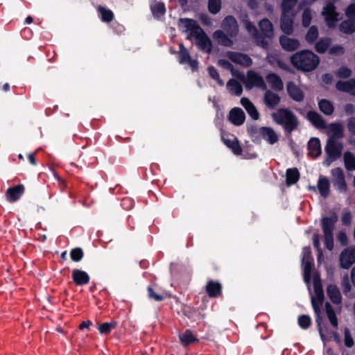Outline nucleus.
I'll use <instances>...</instances> for the list:
<instances>
[{
    "instance_id": "1",
    "label": "nucleus",
    "mask_w": 355,
    "mask_h": 355,
    "mask_svg": "<svg viewBox=\"0 0 355 355\" xmlns=\"http://www.w3.org/2000/svg\"><path fill=\"white\" fill-rule=\"evenodd\" d=\"M291 64L298 71L311 72L320 64V58L312 51L304 49L297 51L290 57Z\"/></svg>"
},
{
    "instance_id": "2",
    "label": "nucleus",
    "mask_w": 355,
    "mask_h": 355,
    "mask_svg": "<svg viewBox=\"0 0 355 355\" xmlns=\"http://www.w3.org/2000/svg\"><path fill=\"white\" fill-rule=\"evenodd\" d=\"M272 120L283 126L286 135H291L299 126V121L294 113L287 108H279L271 114Z\"/></svg>"
},
{
    "instance_id": "3",
    "label": "nucleus",
    "mask_w": 355,
    "mask_h": 355,
    "mask_svg": "<svg viewBox=\"0 0 355 355\" xmlns=\"http://www.w3.org/2000/svg\"><path fill=\"white\" fill-rule=\"evenodd\" d=\"M247 132L252 141L255 144H260L263 139L269 144L273 145L279 140L278 135L271 127H258L254 125H250L247 127Z\"/></svg>"
},
{
    "instance_id": "4",
    "label": "nucleus",
    "mask_w": 355,
    "mask_h": 355,
    "mask_svg": "<svg viewBox=\"0 0 355 355\" xmlns=\"http://www.w3.org/2000/svg\"><path fill=\"white\" fill-rule=\"evenodd\" d=\"M237 77L244 83L247 90H250L254 87L261 89H266L263 78L254 71H248L246 77L243 74H239Z\"/></svg>"
},
{
    "instance_id": "5",
    "label": "nucleus",
    "mask_w": 355,
    "mask_h": 355,
    "mask_svg": "<svg viewBox=\"0 0 355 355\" xmlns=\"http://www.w3.org/2000/svg\"><path fill=\"white\" fill-rule=\"evenodd\" d=\"M343 149V144L334 138H329L325 146L327 159L324 164L329 165L331 162L337 160L342 155Z\"/></svg>"
},
{
    "instance_id": "6",
    "label": "nucleus",
    "mask_w": 355,
    "mask_h": 355,
    "mask_svg": "<svg viewBox=\"0 0 355 355\" xmlns=\"http://www.w3.org/2000/svg\"><path fill=\"white\" fill-rule=\"evenodd\" d=\"M322 15L324 16L327 26L329 28H334L338 21V13L336 12V8L334 3L328 1L324 6Z\"/></svg>"
},
{
    "instance_id": "7",
    "label": "nucleus",
    "mask_w": 355,
    "mask_h": 355,
    "mask_svg": "<svg viewBox=\"0 0 355 355\" xmlns=\"http://www.w3.org/2000/svg\"><path fill=\"white\" fill-rule=\"evenodd\" d=\"M194 35L193 38H195L196 45L198 48L209 54L212 51V43L208 35L205 33L202 28H200L199 31L194 32Z\"/></svg>"
},
{
    "instance_id": "8",
    "label": "nucleus",
    "mask_w": 355,
    "mask_h": 355,
    "mask_svg": "<svg viewBox=\"0 0 355 355\" xmlns=\"http://www.w3.org/2000/svg\"><path fill=\"white\" fill-rule=\"evenodd\" d=\"M331 174L333 177L332 184L334 188L340 193L346 192L347 185L343 170L340 167H336L331 169Z\"/></svg>"
},
{
    "instance_id": "9",
    "label": "nucleus",
    "mask_w": 355,
    "mask_h": 355,
    "mask_svg": "<svg viewBox=\"0 0 355 355\" xmlns=\"http://www.w3.org/2000/svg\"><path fill=\"white\" fill-rule=\"evenodd\" d=\"M177 54L180 64H188L193 71L198 70V61L191 59L188 49L182 43L179 44V51L177 52Z\"/></svg>"
},
{
    "instance_id": "10",
    "label": "nucleus",
    "mask_w": 355,
    "mask_h": 355,
    "mask_svg": "<svg viewBox=\"0 0 355 355\" xmlns=\"http://www.w3.org/2000/svg\"><path fill=\"white\" fill-rule=\"evenodd\" d=\"M178 26L182 31L189 32L187 37L188 40H191L194 35L193 33H197L200 28H202L196 20L189 18H180Z\"/></svg>"
},
{
    "instance_id": "11",
    "label": "nucleus",
    "mask_w": 355,
    "mask_h": 355,
    "mask_svg": "<svg viewBox=\"0 0 355 355\" xmlns=\"http://www.w3.org/2000/svg\"><path fill=\"white\" fill-rule=\"evenodd\" d=\"M315 296H311V304L315 314V322L319 327H320L322 317L320 316L321 309L320 305H322L324 302V291L320 293H315ZM320 334L322 336L321 333V328L319 329Z\"/></svg>"
},
{
    "instance_id": "12",
    "label": "nucleus",
    "mask_w": 355,
    "mask_h": 355,
    "mask_svg": "<svg viewBox=\"0 0 355 355\" xmlns=\"http://www.w3.org/2000/svg\"><path fill=\"white\" fill-rule=\"evenodd\" d=\"M245 28L252 35L255 40L256 44L263 49L268 50L269 48L268 42L263 38L262 35L258 31L257 27L254 24L248 21L245 24Z\"/></svg>"
},
{
    "instance_id": "13",
    "label": "nucleus",
    "mask_w": 355,
    "mask_h": 355,
    "mask_svg": "<svg viewBox=\"0 0 355 355\" xmlns=\"http://www.w3.org/2000/svg\"><path fill=\"white\" fill-rule=\"evenodd\" d=\"M295 13L282 12L280 17V28L286 35H291L293 33V24Z\"/></svg>"
},
{
    "instance_id": "14",
    "label": "nucleus",
    "mask_w": 355,
    "mask_h": 355,
    "mask_svg": "<svg viewBox=\"0 0 355 355\" xmlns=\"http://www.w3.org/2000/svg\"><path fill=\"white\" fill-rule=\"evenodd\" d=\"M227 58L233 62L245 67H249L252 64L251 58L245 53L234 51H228Z\"/></svg>"
},
{
    "instance_id": "15",
    "label": "nucleus",
    "mask_w": 355,
    "mask_h": 355,
    "mask_svg": "<svg viewBox=\"0 0 355 355\" xmlns=\"http://www.w3.org/2000/svg\"><path fill=\"white\" fill-rule=\"evenodd\" d=\"M223 31L231 37L237 35L239 26L236 19L232 15L226 16L222 23Z\"/></svg>"
},
{
    "instance_id": "16",
    "label": "nucleus",
    "mask_w": 355,
    "mask_h": 355,
    "mask_svg": "<svg viewBox=\"0 0 355 355\" xmlns=\"http://www.w3.org/2000/svg\"><path fill=\"white\" fill-rule=\"evenodd\" d=\"M339 259L340 267L349 269L355 263V247L344 250L340 253Z\"/></svg>"
},
{
    "instance_id": "17",
    "label": "nucleus",
    "mask_w": 355,
    "mask_h": 355,
    "mask_svg": "<svg viewBox=\"0 0 355 355\" xmlns=\"http://www.w3.org/2000/svg\"><path fill=\"white\" fill-rule=\"evenodd\" d=\"M25 192V187L21 184H17L14 187H9L6 193L5 196L6 200L11 203L15 202L19 200Z\"/></svg>"
},
{
    "instance_id": "18",
    "label": "nucleus",
    "mask_w": 355,
    "mask_h": 355,
    "mask_svg": "<svg viewBox=\"0 0 355 355\" xmlns=\"http://www.w3.org/2000/svg\"><path fill=\"white\" fill-rule=\"evenodd\" d=\"M338 220V217L336 212H334L330 216H325L321 219V225L324 234H333Z\"/></svg>"
},
{
    "instance_id": "19",
    "label": "nucleus",
    "mask_w": 355,
    "mask_h": 355,
    "mask_svg": "<svg viewBox=\"0 0 355 355\" xmlns=\"http://www.w3.org/2000/svg\"><path fill=\"white\" fill-rule=\"evenodd\" d=\"M286 91L288 96L296 102H302L304 99V92L293 81L286 83Z\"/></svg>"
},
{
    "instance_id": "20",
    "label": "nucleus",
    "mask_w": 355,
    "mask_h": 355,
    "mask_svg": "<svg viewBox=\"0 0 355 355\" xmlns=\"http://www.w3.org/2000/svg\"><path fill=\"white\" fill-rule=\"evenodd\" d=\"M223 286L218 281L209 280L205 286V292L211 298H217L222 295Z\"/></svg>"
},
{
    "instance_id": "21",
    "label": "nucleus",
    "mask_w": 355,
    "mask_h": 355,
    "mask_svg": "<svg viewBox=\"0 0 355 355\" xmlns=\"http://www.w3.org/2000/svg\"><path fill=\"white\" fill-rule=\"evenodd\" d=\"M258 25L261 31L260 33L265 40L266 38L271 40L274 37V26L272 23L268 18L261 19Z\"/></svg>"
},
{
    "instance_id": "22",
    "label": "nucleus",
    "mask_w": 355,
    "mask_h": 355,
    "mask_svg": "<svg viewBox=\"0 0 355 355\" xmlns=\"http://www.w3.org/2000/svg\"><path fill=\"white\" fill-rule=\"evenodd\" d=\"M279 40L282 48L288 52L294 51L300 46V42L297 39L291 38L284 35H281Z\"/></svg>"
},
{
    "instance_id": "23",
    "label": "nucleus",
    "mask_w": 355,
    "mask_h": 355,
    "mask_svg": "<svg viewBox=\"0 0 355 355\" xmlns=\"http://www.w3.org/2000/svg\"><path fill=\"white\" fill-rule=\"evenodd\" d=\"M308 156L315 159L322 154L320 141L317 137H312L307 144Z\"/></svg>"
},
{
    "instance_id": "24",
    "label": "nucleus",
    "mask_w": 355,
    "mask_h": 355,
    "mask_svg": "<svg viewBox=\"0 0 355 355\" xmlns=\"http://www.w3.org/2000/svg\"><path fill=\"white\" fill-rule=\"evenodd\" d=\"M71 277L76 286H85L87 285L90 280V277L84 270L80 269H73L71 272Z\"/></svg>"
},
{
    "instance_id": "25",
    "label": "nucleus",
    "mask_w": 355,
    "mask_h": 355,
    "mask_svg": "<svg viewBox=\"0 0 355 355\" xmlns=\"http://www.w3.org/2000/svg\"><path fill=\"white\" fill-rule=\"evenodd\" d=\"M229 119L232 124L239 126L244 123L245 115L242 109L239 107H234L229 113Z\"/></svg>"
},
{
    "instance_id": "26",
    "label": "nucleus",
    "mask_w": 355,
    "mask_h": 355,
    "mask_svg": "<svg viewBox=\"0 0 355 355\" xmlns=\"http://www.w3.org/2000/svg\"><path fill=\"white\" fill-rule=\"evenodd\" d=\"M240 102L241 105L245 109L246 112L252 119L257 120L259 119L260 115L257 107L249 98L242 97Z\"/></svg>"
},
{
    "instance_id": "27",
    "label": "nucleus",
    "mask_w": 355,
    "mask_h": 355,
    "mask_svg": "<svg viewBox=\"0 0 355 355\" xmlns=\"http://www.w3.org/2000/svg\"><path fill=\"white\" fill-rule=\"evenodd\" d=\"M307 119L317 128L324 129L326 123L322 116L314 110H310L306 114Z\"/></svg>"
},
{
    "instance_id": "28",
    "label": "nucleus",
    "mask_w": 355,
    "mask_h": 355,
    "mask_svg": "<svg viewBox=\"0 0 355 355\" xmlns=\"http://www.w3.org/2000/svg\"><path fill=\"white\" fill-rule=\"evenodd\" d=\"M222 140L223 143L227 146V147L232 150L234 154L236 155H241L243 149L241 147L239 142L235 136L231 135V138H225V137L223 136Z\"/></svg>"
},
{
    "instance_id": "29",
    "label": "nucleus",
    "mask_w": 355,
    "mask_h": 355,
    "mask_svg": "<svg viewBox=\"0 0 355 355\" xmlns=\"http://www.w3.org/2000/svg\"><path fill=\"white\" fill-rule=\"evenodd\" d=\"M280 101V96L270 90H267L264 94V103L270 109L275 108Z\"/></svg>"
},
{
    "instance_id": "30",
    "label": "nucleus",
    "mask_w": 355,
    "mask_h": 355,
    "mask_svg": "<svg viewBox=\"0 0 355 355\" xmlns=\"http://www.w3.org/2000/svg\"><path fill=\"white\" fill-rule=\"evenodd\" d=\"M327 294L332 303L335 304H339L341 303V293L336 285L329 284L327 288Z\"/></svg>"
},
{
    "instance_id": "31",
    "label": "nucleus",
    "mask_w": 355,
    "mask_h": 355,
    "mask_svg": "<svg viewBox=\"0 0 355 355\" xmlns=\"http://www.w3.org/2000/svg\"><path fill=\"white\" fill-rule=\"evenodd\" d=\"M336 88L338 91L352 94L355 89V78H351L346 81L338 80L336 83Z\"/></svg>"
},
{
    "instance_id": "32",
    "label": "nucleus",
    "mask_w": 355,
    "mask_h": 355,
    "mask_svg": "<svg viewBox=\"0 0 355 355\" xmlns=\"http://www.w3.org/2000/svg\"><path fill=\"white\" fill-rule=\"evenodd\" d=\"M213 37L222 46L230 47L233 45V41L229 37L227 34L224 33V31H216L213 34Z\"/></svg>"
},
{
    "instance_id": "33",
    "label": "nucleus",
    "mask_w": 355,
    "mask_h": 355,
    "mask_svg": "<svg viewBox=\"0 0 355 355\" xmlns=\"http://www.w3.org/2000/svg\"><path fill=\"white\" fill-rule=\"evenodd\" d=\"M179 339L184 347L198 341V339L193 334L192 331L186 329L183 333L179 334Z\"/></svg>"
},
{
    "instance_id": "34",
    "label": "nucleus",
    "mask_w": 355,
    "mask_h": 355,
    "mask_svg": "<svg viewBox=\"0 0 355 355\" xmlns=\"http://www.w3.org/2000/svg\"><path fill=\"white\" fill-rule=\"evenodd\" d=\"M318 189L321 196L327 198L329 195L330 182L327 178L320 176L318 181Z\"/></svg>"
},
{
    "instance_id": "35",
    "label": "nucleus",
    "mask_w": 355,
    "mask_h": 355,
    "mask_svg": "<svg viewBox=\"0 0 355 355\" xmlns=\"http://www.w3.org/2000/svg\"><path fill=\"white\" fill-rule=\"evenodd\" d=\"M266 80L275 90L281 91L283 89L284 85L282 80L277 73H270L268 74Z\"/></svg>"
},
{
    "instance_id": "36",
    "label": "nucleus",
    "mask_w": 355,
    "mask_h": 355,
    "mask_svg": "<svg viewBox=\"0 0 355 355\" xmlns=\"http://www.w3.org/2000/svg\"><path fill=\"white\" fill-rule=\"evenodd\" d=\"M300 178V174L297 168H290L286 171V183L287 186L297 183Z\"/></svg>"
},
{
    "instance_id": "37",
    "label": "nucleus",
    "mask_w": 355,
    "mask_h": 355,
    "mask_svg": "<svg viewBox=\"0 0 355 355\" xmlns=\"http://www.w3.org/2000/svg\"><path fill=\"white\" fill-rule=\"evenodd\" d=\"M227 89L229 92L235 96H241L243 92V87L241 83L236 79L231 78L227 83Z\"/></svg>"
},
{
    "instance_id": "38",
    "label": "nucleus",
    "mask_w": 355,
    "mask_h": 355,
    "mask_svg": "<svg viewBox=\"0 0 355 355\" xmlns=\"http://www.w3.org/2000/svg\"><path fill=\"white\" fill-rule=\"evenodd\" d=\"M339 30L345 34H352L355 32V19L347 18L339 25Z\"/></svg>"
},
{
    "instance_id": "39",
    "label": "nucleus",
    "mask_w": 355,
    "mask_h": 355,
    "mask_svg": "<svg viewBox=\"0 0 355 355\" xmlns=\"http://www.w3.org/2000/svg\"><path fill=\"white\" fill-rule=\"evenodd\" d=\"M150 10L155 18H160L166 13L165 4L162 1H155L150 5Z\"/></svg>"
},
{
    "instance_id": "40",
    "label": "nucleus",
    "mask_w": 355,
    "mask_h": 355,
    "mask_svg": "<svg viewBox=\"0 0 355 355\" xmlns=\"http://www.w3.org/2000/svg\"><path fill=\"white\" fill-rule=\"evenodd\" d=\"M331 42V40L329 37L320 38L318 42H315V49L318 53H324L328 49Z\"/></svg>"
},
{
    "instance_id": "41",
    "label": "nucleus",
    "mask_w": 355,
    "mask_h": 355,
    "mask_svg": "<svg viewBox=\"0 0 355 355\" xmlns=\"http://www.w3.org/2000/svg\"><path fill=\"white\" fill-rule=\"evenodd\" d=\"M324 307H325V311H326L327 316L331 324L334 327H338V318H337V316L336 315L334 308L332 307L331 304L328 302H325Z\"/></svg>"
},
{
    "instance_id": "42",
    "label": "nucleus",
    "mask_w": 355,
    "mask_h": 355,
    "mask_svg": "<svg viewBox=\"0 0 355 355\" xmlns=\"http://www.w3.org/2000/svg\"><path fill=\"white\" fill-rule=\"evenodd\" d=\"M320 110L325 115L329 116L333 114L334 107L332 103L327 99H322L318 102Z\"/></svg>"
},
{
    "instance_id": "43",
    "label": "nucleus",
    "mask_w": 355,
    "mask_h": 355,
    "mask_svg": "<svg viewBox=\"0 0 355 355\" xmlns=\"http://www.w3.org/2000/svg\"><path fill=\"white\" fill-rule=\"evenodd\" d=\"M345 167L347 171H355V155L350 151H346L343 155Z\"/></svg>"
},
{
    "instance_id": "44",
    "label": "nucleus",
    "mask_w": 355,
    "mask_h": 355,
    "mask_svg": "<svg viewBox=\"0 0 355 355\" xmlns=\"http://www.w3.org/2000/svg\"><path fill=\"white\" fill-rule=\"evenodd\" d=\"M319 35L318 28L316 26L313 25L309 27L307 33L305 35V40L309 44H313L315 42Z\"/></svg>"
},
{
    "instance_id": "45",
    "label": "nucleus",
    "mask_w": 355,
    "mask_h": 355,
    "mask_svg": "<svg viewBox=\"0 0 355 355\" xmlns=\"http://www.w3.org/2000/svg\"><path fill=\"white\" fill-rule=\"evenodd\" d=\"M98 12L101 14V19L103 22H111L114 19L113 12L107 8L99 6L97 8Z\"/></svg>"
},
{
    "instance_id": "46",
    "label": "nucleus",
    "mask_w": 355,
    "mask_h": 355,
    "mask_svg": "<svg viewBox=\"0 0 355 355\" xmlns=\"http://www.w3.org/2000/svg\"><path fill=\"white\" fill-rule=\"evenodd\" d=\"M297 2V0H282L281 3L282 12L294 13L293 9Z\"/></svg>"
},
{
    "instance_id": "47",
    "label": "nucleus",
    "mask_w": 355,
    "mask_h": 355,
    "mask_svg": "<svg viewBox=\"0 0 355 355\" xmlns=\"http://www.w3.org/2000/svg\"><path fill=\"white\" fill-rule=\"evenodd\" d=\"M331 130L333 134V138L341 139L344 137V129L343 125L339 123L331 124Z\"/></svg>"
},
{
    "instance_id": "48",
    "label": "nucleus",
    "mask_w": 355,
    "mask_h": 355,
    "mask_svg": "<svg viewBox=\"0 0 355 355\" xmlns=\"http://www.w3.org/2000/svg\"><path fill=\"white\" fill-rule=\"evenodd\" d=\"M117 326V322L116 321H112L111 322H103L98 327L99 332L101 334H108L111 332L112 329H114Z\"/></svg>"
},
{
    "instance_id": "49",
    "label": "nucleus",
    "mask_w": 355,
    "mask_h": 355,
    "mask_svg": "<svg viewBox=\"0 0 355 355\" xmlns=\"http://www.w3.org/2000/svg\"><path fill=\"white\" fill-rule=\"evenodd\" d=\"M221 9V0H208V10L210 13L216 15Z\"/></svg>"
},
{
    "instance_id": "50",
    "label": "nucleus",
    "mask_w": 355,
    "mask_h": 355,
    "mask_svg": "<svg viewBox=\"0 0 355 355\" xmlns=\"http://www.w3.org/2000/svg\"><path fill=\"white\" fill-rule=\"evenodd\" d=\"M84 257V252L80 248H76L71 250L70 257L74 262H80Z\"/></svg>"
},
{
    "instance_id": "51",
    "label": "nucleus",
    "mask_w": 355,
    "mask_h": 355,
    "mask_svg": "<svg viewBox=\"0 0 355 355\" xmlns=\"http://www.w3.org/2000/svg\"><path fill=\"white\" fill-rule=\"evenodd\" d=\"M312 20L311 10L307 8L303 10L302 16V24L304 27H309Z\"/></svg>"
},
{
    "instance_id": "52",
    "label": "nucleus",
    "mask_w": 355,
    "mask_h": 355,
    "mask_svg": "<svg viewBox=\"0 0 355 355\" xmlns=\"http://www.w3.org/2000/svg\"><path fill=\"white\" fill-rule=\"evenodd\" d=\"M297 323L303 329H308L311 324V318L308 315H301L298 317Z\"/></svg>"
},
{
    "instance_id": "53",
    "label": "nucleus",
    "mask_w": 355,
    "mask_h": 355,
    "mask_svg": "<svg viewBox=\"0 0 355 355\" xmlns=\"http://www.w3.org/2000/svg\"><path fill=\"white\" fill-rule=\"evenodd\" d=\"M313 245L315 250L318 251V260L320 261V259L323 257L322 250L320 248V235L318 234H313Z\"/></svg>"
},
{
    "instance_id": "54",
    "label": "nucleus",
    "mask_w": 355,
    "mask_h": 355,
    "mask_svg": "<svg viewBox=\"0 0 355 355\" xmlns=\"http://www.w3.org/2000/svg\"><path fill=\"white\" fill-rule=\"evenodd\" d=\"M351 74H352V70L346 66H341L336 71V76L338 78H343V79H345V78L350 77Z\"/></svg>"
},
{
    "instance_id": "55",
    "label": "nucleus",
    "mask_w": 355,
    "mask_h": 355,
    "mask_svg": "<svg viewBox=\"0 0 355 355\" xmlns=\"http://www.w3.org/2000/svg\"><path fill=\"white\" fill-rule=\"evenodd\" d=\"M345 53V48L340 44L332 46L329 49V53L331 55H342Z\"/></svg>"
},
{
    "instance_id": "56",
    "label": "nucleus",
    "mask_w": 355,
    "mask_h": 355,
    "mask_svg": "<svg viewBox=\"0 0 355 355\" xmlns=\"http://www.w3.org/2000/svg\"><path fill=\"white\" fill-rule=\"evenodd\" d=\"M344 337L345 345L348 348L353 347L354 344V339L352 337L350 331L347 328H345V329Z\"/></svg>"
},
{
    "instance_id": "57",
    "label": "nucleus",
    "mask_w": 355,
    "mask_h": 355,
    "mask_svg": "<svg viewBox=\"0 0 355 355\" xmlns=\"http://www.w3.org/2000/svg\"><path fill=\"white\" fill-rule=\"evenodd\" d=\"M147 291L148 297L153 299L155 301L160 302L164 300V296L156 293L151 286H148Z\"/></svg>"
},
{
    "instance_id": "58",
    "label": "nucleus",
    "mask_w": 355,
    "mask_h": 355,
    "mask_svg": "<svg viewBox=\"0 0 355 355\" xmlns=\"http://www.w3.org/2000/svg\"><path fill=\"white\" fill-rule=\"evenodd\" d=\"M313 288L315 293L323 292L321 280L320 277L316 275L313 276Z\"/></svg>"
},
{
    "instance_id": "59",
    "label": "nucleus",
    "mask_w": 355,
    "mask_h": 355,
    "mask_svg": "<svg viewBox=\"0 0 355 355\" xmlns=\"http://www.w3.org/2000/svg\"><path fill=\"white\" fill-rule=\"evenodd\" d=\"M345 15L347 18L355 19V3H352L347 6Z\"/></svg>"
},
{
    "instance_id": "60",
    "label": "nucleus",
    "mask_w": 355,
    "mask_h": 355,
    "mask_svg": "<svg viewBox=\"0 0 355 355\" xmlns=\"http://www.w3.org/2000/svg\"><path fill=\"white\" fill-rule=\"evenodd\" d=\"M324 245L329 250H331L334 248V235L324 234Z\"/></svg>"
},
{
    "instance_id": "61",
    "label": "nucleus",
    "mask_w": 355,
    "mask_h": 355,
    "mask_svg": "<svg viewBox=\"0 0 355 355\" xmlns=\"http://www.w3.org/2000/svg\"><path fill=\"white\" fill-rule=\"evenodd\" d=\"M218 64L223 67V68H225L226 69L230 70L233 75H235V73L234 71V67L230 61L225 60V59H220L218 61Z\"/></svg>"
},
{
    "instance_id": "62",
    "label": "nucleus",
    "mask_w": 355,
    "mask_h": 355,
    "mask_svg": "<svg viewBox=\"0 0 355 355\" xmlns=\"http://www.w3.org/2000/svg\"><path fill=\"white\" fill-rule=\"evenodd\" d=\"M341 286H342L343 293L345 295H347L348 293L351 291L352 287L349 284L348 277L347 276L343 278L342 283H341Z\"/></svg>"
},
{
    "instance_id": "63",
    "label": "nucleus",
    "mask_w": 355,
    "mask_h": 355,
    "mask_svg": "<svg viewBox=\"0 0 355 355\" xmlns=\"http://www.w3.org/2000/svg\"><path fill=\"white\" fill-rule=\"evenodd\" d=\"M302 259L306 261H313L311 250L310 247H304L302 250Z\"/></svg>"
},
{
    "instance_id": "64",
    "label": "nucleus",
    "mask_w": 355,
    "mask_h": 355,
    "mask_svg": "<svg viewBox=\"0 0 355 355\" xmlns=\"http://www.w3.org/2000/svg\"><path fill=\"white\" fill-rule=\"evenodd\" d=\"M347 126L349 132L355 135V117H349L347 119Z\"/></svg>"
}]
</instances>
